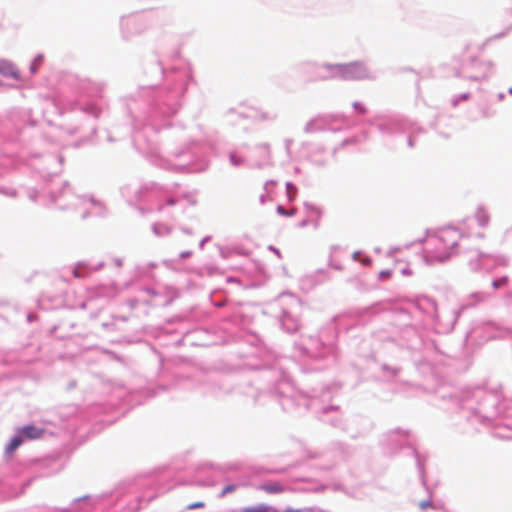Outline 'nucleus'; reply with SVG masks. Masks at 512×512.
Segmentation results:
<instances>
[{"instance_id":"1","label":"nucleus","mask_w":512,"mask_h":512,"mask_svg":"<svg viewBox=\"0 0 512 512\" xmlns=\"http://www.w3.org/2000/svg\"><path fill=\"white\" fill-rule=\"evenodd\" d=\"M461 233L456 228L445 227L429 237L424 248V261L428 265L449 260L458 249Z\"/></svg>"},{"instance_id":"3","label":"nucleus","mask_w":512,"mask_h":512,"mask_svg":"<svg viewBox=\"0 0 512 512\" xmlns=\"http://www.w3.org/2000/svg\"><path fill=\"white\" fill-rule=\"evenodd\" d=\"M20 433L28 440H36L43 437L45 429L34 425H28L21 428Z\"/></svg>"},{"instance_id":"16","label":"nucleus","mask_w":512,"mask_h":512,"mask_svg":"<svg viewBox=\"0 0 512 512\" xmlns=\"http://www.w3.org/2000/svg\"><path fill=\"white\" fill-rule=\"evenodd\" d=\"M493 286H494L495 288H498L499 284H498L497 282H494V283H493Z\"/></svg>"},{"instance_id":"6","label":"nucleus","mask_w":512,"mask_h":512,"mask_svg":"<svg viewBox=\"0 0 512 512\" xmlns=\"http://www.w3.org/2000/svg\"><path fill=\"white\" fill-rule=\"evenodd\" d=\"M22 442V438L19 436L12 438L6 446V453L12 454L22 444Z\"/></svg>"},{"instance_id":"8","label":"nucleus","mask_w":512,"mask_h":512,"mask_svg":"<svg viewBox=\"0 0 512 512\" xmlns=\"http://www.w3.org/2000/svg\"><path fill=\"white\" fill-rule=\"evenodd\" d=\"M244 512H267V509L264 507L260 508H247L244 510Z\"/></svg>"},{"instance_id":"5","label":"nucleus","mask_w":512,"mask_h":512,"mask_svg":"<svg viewBox=\"0 0 512 512\" xmlns=\"http://www.w3.org/2000/svg\"><path fill=\"white\" fill-rule=\"evenodd\" d=\"M260 489L267 493H281L284 491V488L279 483H269L260 486Z\"/></svg>"},{"instance_id":"10","label":"nucleus","mask_w":512,"mask_h":512,"mask_svg":"<svg viewBox=\"0 0 512 512\" xmlns=\"http://www.w3.org/2000/svg\"><path fill=\"white\" fill-rule=\"evenodd\" d=\"M419 507H420L421 509H426V508L432 507V503H431L430 501H428V500L421 501V502L419 503Z\"/></svg>"},{"instance_id":"14","label":"nucleus","mask_w":512,"mask_h":512,"mask_svg":"<svg viewBox=\"0 0 512 512\" xmlns=\"http://www.w3.org/2000/svg\"><path fill=\"white\" fill-rule=\"evenodd\" d=\"M284 512H300V511L297 509L289 508V509H286Z\"/></svg>"},{"instance_id":"9","label":"nucleus","mask_w":512,"mask_h":512,"mask_svg":"<svg viewBox=\"0 0 512 512\" xmlns=\"http://www.w3.org/2000/svg\"><path fill=\"white\" fill-rule=\"evenodd\" d=\"M204 503L203 502H195L188 506V509H197V508H203Z\"/></svg>"},{"instance_id":"4","label":"nucleus","mask_w":512,"mask_h":512,"mask_svg":"<svg viewBox=\"0 0 512 512\" xmlns=\"http://www.w3.org/2000/svg\"><path fill=\"white\" fill-rule=\"evenodd\" d=\"M474 217L481 227H486L490 221L489 213L484 208H478Z\"/></svg>"},{"instance_id":"12","label":"nucleus","mask_w":512,"mask_h":512,"mask_svg":"<svg viewBox=\"0 0 512 512\" xmlns=\"http://www.w3.org/2000/svg\"><path fill=\"white\" fill-rule=\"evenodd\" d=\"M402 274L410 276L413 274V272L411 269H404V270H402Z\"/></svg>"},{"instance_id":"11","label":"nucleus","mask_w":512,"mask_h":512,"mask_svg":"<svg viewBox=\"0 0 512 512\" xmlns=\"http://www.w3.org/2000/svg\"><path fill=\"white\" fill-rule=\"evenodd\" d=\"M277 212H278L279 214H281V215H285V216H288V215H292V214H293V212H291V213L287 212V211L284 209V207H282V206H278V207H277Z\"/></svg>"},{"instance_id":"13","label":"nucleus","mask_w":512,"mask_h":512,"mask_svg":"<svg viewBox=\"0 0 512 512\" xmlns=\"http://www.w3.org/2000/svg\"><path fill=\"white\" fill-rule=\"evenodd\" d=\"M391 273L389 271H382L381 276L382 277H390Z\"/></svg>"},{"instance_id":"15","label":"nucleus","mask_w":512,"mask_h":512,"mask_svg":"<svg viewBox=\"0 0 512 512\" xmlns=\"http://www.w3.org/2000/svg\"><path fill=\"white\" fill-rule=\"evenodd\" d=\"M12 76L17 79L19 77V73L17 71H14L12 72Z\"/></svg>"},{"instance_id":"2","label":"nucleus","mask_w":512,"mask_h":512,"mask_svg":"<svg viewBox=\"0 0 512 512\" xmlns=\"http://www.w3.org/2000/svg\"><path fill=\"white\" fill-rule=\"evenodd\" d=\"M342 74L346 79H362L367 76V69L362 63H351L343 67Z\"/></svg>"},{"instance_id":"7","label":"nucleus","mask_w":512,"mask_h":512,"mask_svg":"<svg viewBox=\"0 0 512 512\" xmlns=\"http://www.w3.org/2000/svg\"><path fill=\"white\" fill-rule=\"evenodd\" d=\"M236 490V486L235 485H226L223 490H222V493H221V496H224L228 493H232Z\"/></svg>"}]
</instances>
